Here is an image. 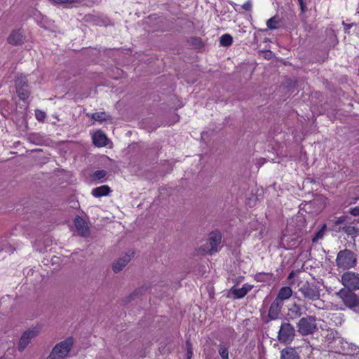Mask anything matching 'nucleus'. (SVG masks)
Segmentation results:
<instances>
[{
  "label": "nucleus",
  "instance_id": "obj_1",
  "mask_svg": "<svg viewBox=\"0 0 359 359\" xmlns=\"http://www.w3.org/2000/svg\"><path fill=\"white\" fill-rule=\"evenodd\" d=\"M222 236L219 233L212 232L210 233L208 241L197 248L199 255H212L217 252L220 248Z\"/></svg>",
  "mask_w": 359,
  "mask_h": 359
},
{
  "label": "nucleus",
  "instance_id": "obj_2",
  "mask_svg": "<svg viewBox=\"0 0 359 359\" xmlns=\"http://www.w3.org/2000/svg\"><path fill=\"white\" fill-rule=\"evenodd\" d=\"M355 255L348 250H340L336 258V265L342 269H348L356 265Z\"/></svg>",
  "mask_w": 359,
  "mask_h": 359
},
{
  "label": "nucleus",
  "instance_id": "obj_3",
  "mask_svg": "<svg viewBox=\"0 0 359 359\" xmlns=\"http://www.w3.org/2000/svg\"><path fill=\"white\" fill-rule=\"evenodd\" d=\"M72 345V338H68L61 341L53 348L47 359H63L67 356Z\"/></svg>",
  "mask_w": 359,
  "mask_h": 359
},
{
  "label": "nucleus",
  "instance_id": "obj_4",
  "mask_svg": "<svg viewBox=\"0 0 359 359\" xmlns=\"http://www.w3.org/2000/svg\"><path fill=\"white\" fill-rule=\"evenodd\" d=\"M298 286L299 292L305 298L311 301L317 300L320 298V290L316 285L306 281L300 283Z\"/></svg>",
  "mask_w": 359,
  "mask_h": 359
},
{
  "label": "nucleus",
  "instance_id": "obj_5",
  "mask_svg": "<svg viewBox=\"0 0 359 359\" xmlns=\"http://www.w3.org/2000/svg\"><path fill=\"white\" fill-rule=\"evenodd\" d=\"M341 283L350 290H359V274L353 271L345 272L341 277Z\"/></svg>",
  "mask_w": 359,
  "mask_h": 359
},
{
  "label": "nucleus",
  "instance_id": "obj_6",
  "mask_svg": "<svg viewBox=\"0 0 359 359\" xmlns=\"http://www.w3.org/2000/svg\"><path fill=\"white\" fill-rule=\"evenodd\" d=\"M298 331L303 335L313 333L316 330V320L313 317L302 318L298 323Z\"/></svg>",
  "mask_w": 359,
  "mask_h": 359
},
{
  "label": "nucleus",
  "instance_id": "obj_7",
  "mask_svg": "<svg viewBox=\"0 0 359 359\" xmlns=\"http://www.w3.org/2000/svg\"><path fill=\"white\" fill-rule=\"evenodd\" d=\"M337 295L342 300L344 304L348 307H355L358 305L359 300L355 294L348 289H341Z\"/></svg>",
  "mask_w": 359,
  "mask_h": 359
},
{
  "label": "nucleus",
  "instance_id": "obj_8",
  "mask_svg": "<svg viewBox=\"0 0 359 359\" xmlns=\"http://www.w3.org/2000/svg\"><path fill=\"white\" fill-rule=\"evenodd\" d=\"M39 328L36 327L26 330L20 339L18 349L23 351L29 345L30 341L39 334Z\"/></svg>",
  "mask_w": 359,
  "mask_h": 359
},
{
  "label": "nucleus",
  "instance_id": "obj_9",
  "mask_svg": "<svg viewBox=\"0 0 359 359\" xmlns=\"http://www.w3.org/2000/svg\"><path fill=\"white\" fill-rule=\"evenodd\" d=\"M27 80L25 76H18L15 80L16 90L19 98L26 100L29 96V91L27 86Z\"/></svg>",
  "mask_w": 359,
  "mask_h": 359
},
{
  "label": "nucleus",
  "instance_id": "obj_10",
  "mask_svg": "<svg viewBox=\"0 0 359 359\" xmlns=\"http://www.w3.org/2000/svg\"><path fill=\"white\" fill-rule=\"evenodd\" d=\"M133 253H124L114 260L112 264V270L117 273L121 271L130 262Z\"/></svg>",
  "mask_w": 359,
  "mask_h": 359
},
{
  "label": "nucleus",
  "instance_id": "obj_11",
  "mask_svg": "<svg viewBox=\"0 0 359 359\" xmlns=\"http://www.w3.org/2000/svg\"><path fill=\"white\" fill-rule=\"evenodd\" d=\"M294 337V329L289 323H284L281 325L278 333V339L282 342L291 341Z\"/></svg>",
  "mask_w": 359,
  "mask_h": 359
},
{
  "label": "nucleus",
  "instance_id": "obj_12",
  "mask_svg": "<svg viewBox=\"0 0 359 359\" xmlns=\"http://www.w3.org/2000/svg\"><path fill=\"white\" fill-rule=\"evenodd\" d=\"M252 288L253 285L248 283L244 284L241 287L233 286L230 289L229 296L233 295L235 299H241L244 297Z\"/></svg>",
  "mask_w": 359,
  "mask_h": 359
},
{
  "label": "nucleus",
  "instance_id": "obj_13",
  "mask_svg": "<svg viewBox=\"0 0 359 359\" xmlns=\"http://www.w3.org/2000/svg\"><path fill=\"white\" fill-rule=\"evenodd\" d=\"M74 224L78 233L82 236H86L88 233V226L86 222L79 216L74 219Z\"/></svg>",
  "mask_w": 359,
  "mask_h": 359
},
{
  "label": "nucleus",
  "instance_id": "obj_14",
  "mask_svg": "<svg viewBox=\"0 0 359 359\" xmlns=\"http://www.w3.org/2000/svg\"><path fill=\"white\" fill-rule=\"evenodd\" d=\"M92 139L93 144L97 147H101L107 144L108 139L107 136L100 130L95 132L92 135Z\"/></svg>",
  "mask_w": 359,
  "mask_h": 359
},
{
  "label": "nucleus",
  "instance_id": "obj_15",
  "mask_svg": "<svg viewBox=\"0 0 359 359\" xmlns=\"http://www.w3.org/2000/svg\"><path fill=\"white\" fill-rule=\"evenodd\" d=\"M24 35L20 30L13 31L8 37V42L12 45H19L23 42Z\"/></svg>",
  "mask_w": 359,
  "mask_h": 359
},
{
  "label": "nucleus",
  "instance_id": "obj_16",
  "mask_svg": "<svg viewBox=\"0 0 359 359\" xmlns=\"http://www.w3.org/2000/svg\"><path fill=\"white\" fill-rule=\"evenodd\" d=\"M292 295V290L290 287L285 286L280 288L276 299V302L281 303L284 300H287Z\"/></svg>",
  "mask_w": 359,
  "mask_h": 359
},
{
  "label": "nucleus",
  "instance_id": "obj_17",
  "mask_svg": "<svg viewBox=\"0 0 359 359\" xmlns=\"http://www.w3.org/2000/svg\"><path fill=\"white\" fill-rule=\"evenodd\" d=\"M111 192L110 187L107 185H102L94 188L91 191V194L95 198L108 196Z\"/></svg>",
  "mask_w": 359,
  "mask_h": 359
},
{
  "label": "nucleus",
  "instance_id": "obj_18",
  "mask_svg": "<svg viewBox=\"0 0 359 359\" xmlns=\"http://www.w3.org/2000/svg\"><path fill=\"white\" fill-rule=\"evenodd\" d=\"M280 359H299V358L294 348H287L281 351Z\"/></svg>",
  "mask_w": 359,
  "mask_h": 359
},
{
  "label": "nucleus",
  "instance_id": "obj_19",
  "mask_svg": "<svg viewBox=\"0 0 359 359\" xmlns=\"http://www.w3.org/2000/svg\"><path fill=\"white\" fill-rule=\"evenodd\" d=\"M0 251H5L11 253L13 252V248L6 236L0 237Z\"/></svg>",
  "mask_w": 359,
  "mask_h": 359
},
{
  "label": "nucleus",
  "instance_id": "obj_20",
  "mask_svg": "<svg viewBox=\"0 0 359 359\" xmlns=\"http://www.w3.org/2000/svg\"><path fill=\"white\" fill-rule=\"evenodd\" d=\"M302 315L301 308L299 305L293 304L288 309L287 316L291 319L299 318Z\"/></svg>",
  "mask_w": 359,
  "mask_h": 359
},
{
  "label": "nucleus",
  "instance_id": "obj_21",
  "mask_svg": "<svg viewBox=\"0 0 359 359\" xmlns=\"http://www.w3.org/2000/svg\"><path fill=\"white\" fill-rule=\"evenodd\" d=\"M280 310V306L278 303H273L271 304L269 311V316L271 319H276L278 317V313Z\"/></svg>",
  "mask_w": 359,
  "mask_h": 359
},
{
  "label": "nucleus",
  "instance_id": "obj_22",
  "mask_svg": "<svg viewBox=\"0 0 359 359\" xmlns=\"http://www.w3.org/2000/svg\"><path fill=\"white\" fill-rule=\"evenodd\" d=\"M91 118L93 121L102 123L103 121H107L109 118V116L104 112H97L92 114Z\"/></svg>",
  "mask_w": 359,
  "mask_h": 359
},
{
  "label": "nucleus",
  "instance_id": "obj_23",
  "mask_svg": "<svg viewBox=\"0 0 359 359\" xmlns=\"http://www.w3.org/2000/svg\"><path fill=\"white\" fill-rule=\"evenodd\" d=\"M232 41H233L232 36L228 34H223L220 37V40H219L220 44L222 46H229L231 45Z\"/></svg>",
  "mask_w": 359,
  "mask_h": 359
},
{
  "label": "nucleus",
  "instance_id": "obj_24",
  "mask_svg": "<svg viewBox=\"0 0 359 359\" xmlns=\"http://www.w3.org/2000/svg\"><path fill=\"white\" fill-rule=\"evenodd\" d=\"M107 175V172L104 170H100L95 171L91 175V179L93 180H100L104 178Z\"/></svg>",
  "mask_w": 359,
  "mask_h": 359
},
{
  "label": "nucleus",
  "instance_id": "obj_25",
  "mask_svg": "<svg viewBox=\"0 0 359 359\" xmlns=\"http://www.w3.org/2000/svg\"><path fill=\"white\" fill-rule=\"evenodd\" d=\"M326 228V224H323L322 226L321 229L316 233L315 236L313 238L312 241L313 243L317 242L318 240L323 237Z\"/></svg>",
  "mask_w": 359,
  "mask_h": 359
},
{
  "label": "nucleus",
  "instance_id": "obj_26",
  "mask_svg": "<svg viewBox=\"0 0 359 359\" xmlns=\"http://www.w3.org/2000/svg\"><path fill=\"white\" fill-rule=\"evenodd\" d=\"M278 20L276 18L273 17L269 19L266 22L267 27L271 29H275L278 28Z\"/></svg>",
  "mask_w": 359,
  "mask_h": 359
},
{
  "label": "nucleus",
  "instance_id": "obj_27",
  "mask_svg": "<svg viewBox=\"0 0 359 359\" xmlns=\"http://www.w3.org/2000/svg\"><path fill=\"white\" fill-rule=\"evenodd\" d=\"M218 352L222 359H229V351L226 347L220 345L219 346Z\"/></svg>",
  "mask_w": 359,
  "mask_h": 359
},
{
  "label": "nucleus",
  "instance_id": "obj_28",
  "mask_svg": "<svg viewBox=\"0 0 359 359\" xmlns=\"http://www.w3.org/2000/svg\"><path fill=\"white\" fill-rule=\"evenodd\" d=\"M347 217L346 216H341L339 217H336L334 219H332L331 222L334 226H338L342 223H344L346 220Z\"/></svg>",
  "mask_w": 359,
  "mask_h": 359
},
{
  "label": "nucleus",
  "instance_id": "obj_29",
  "mask_svg": "<svg viewBox=\"0 0 359 359\" xmlns=\"http://www.w3.org/2000/svg\"><path fill=\"white\" fill-rule=\"evenodd\" d=\"M35 116L38 121H42L46 118V114H45V112H43L41 110H36L35 111Z\"/></svg>",
  "mask_w": 359,
  "mask_h": 359
},
{
  "label": "nucleus",
  "instance_id": "obj_30",
  "mask_svg": "<svg viewBox=\"0 0 359 359\" xmlns=\"http://www.w3.org/2000/svg\"><path fill=\"white\" fill-rule=\"evenodd\" d=\"M349 212L353 216H359V206L351 208Z\"/></svg>",
  "mask_w": 359,
  "mask_h": 359
},
{
  "label": "nucleus",
  "instance_id": "obj_31",
  "mask_svg": "<svg viewBox=\"0 0 359 359\" xmlns=\"http://www.w3.org/2000/svg\"><path fill=\"white\" fill-rule=\"evenodd\" d=\"M263 56L266 59H271L273 57V53L271 50H266L263 52Z\"/></svg>",
  "mask_w": 359,
  "mask_h": 359
},
{
  "label": "nucleus",
  "instance_id": "obj_32",
  "mask_svg": "<svg viewBox=\"0 0 359 359\" xmlns=\"http://www.w3.org/2000/svg\"><path fill=\"white\" fill-rule=\"evenodd\" d=\"M187 359H191V358L192 357V350H191V344L187 342Z\"/></svg>",
  "mask_w": 359,
  "mask_h": 359
},
{
  "label": "nucleus",
  "instance_id": "obj_33",
  "mask_svg": "<svg viewBox=\"0 0 359 359\" xmlns=\"http://www.w3.org/2000/svg\"><path fill=\"white\" fill-rule=\"evenodd\" d=\"M243 8L246 11H250L252 8V3L251 1H248L243 4L242 6Z\"/></svg>",
  "mask_w": 359,
  "mask_h": 359
},
{
  "label": "nucleus",
  "instance_id": "obj_34",
  "mask_svg": "<svg viewBox=\"0 0 359 359\" xmlns=\"http://www.w3.org/2000/svg\"><path fill=\"white\" fill-rule=\"evenodd\" d=\"M346 232H347L348 233H351V228L350 227H348L346 229H345Z\"/></svg>",
  "mask_w": 359,
  "mask_h": 359
},
{
  "label": "nucleus",
  "instance_id": "obj_35",
  "mask_svg": "<svg viewBox=\"0 0 359 359\" xmlns=\"http://www.w3.org/2000/svg\"><path fill=\"white\" fill-rule=\"evenodd\" d=\"M298 1H299V4H301V6H302L303 5V0H298Z\"/></svg>",
  "mask_w": 359,
  "mask_h": 359
},
{
  "label": "nucleus",
  "instance_id": "obj_36",
  "mask_svg": "<svg viewBox=\"0 0 359 359\" xmlns=\"http://www.w3.org/2000/svg\"><path fill=\"white\" fill-rule=\"evenodd\" d=\"M345 27L347 28V29H349L351 27V25H345Z\"/></svg>",
  "mask_w": 359,
  "mask_h": 359
},
{
  "label": "nucleus",
  "instance_id": "obj_37",
  "mask_svg": "<svg viewBox=\"0 0 359 359\" xmlns=\"http://www.w3.org/2000/svg\"><path fill=\"white\" fill-rule=\"evenodd\" d=\"M292 276H293V273H291L289 275V277H288V278H291L292 277Z\"/></svg>",
  "mask_w": 359,
  "mask_h": 359
},
{
  "label": "nucleus",
  "instance_id": "obj_38",
  "mask_svg": "<svg viewBox=\"0 0 359 359\" xmlns=\"http://www.w3.org/2000/svg\"><path fill=\"white\" fill-rule=\"evenodd\" d=\"M358 222H359V219H358Z\"/></svg>",
  "mask_w": 359,
  "mask_h": 359
}]
</instances>
